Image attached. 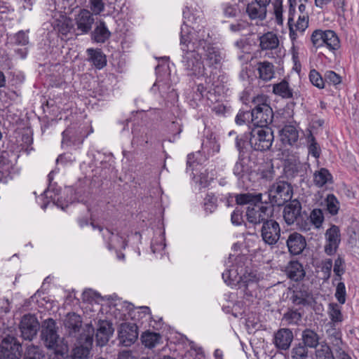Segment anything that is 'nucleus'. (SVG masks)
Returning <instances> with one entry per match:
<instances>
[{
    "instance_id": "aec40b11",
    "label": "nucleus",
    "mask_w": 359,
    "mask_h": 359,
    "mask_svg": "<svg viewBox=\"0 0 359 359\" xmlns=\"http://www.w3.org/2000/svg\"><path fill=\"white\" fill-rule=\"evenodd\" d=\"M111 35V32L103 20H99L96 22L95 29L90 34L91 39L99 43H105Z\"/></svg>"
},
{
    "instance_id": "9d476101",
    "label": "nucleus",
    "mask_w": 359,
    "mask_h": 359,
    "mask_svg": "<svg viewBox=\"0 0 359 359\" xmlns=\"http://www.w3.org/2000/svg\"><path fill=\"white\" fill-rule=\"evenodd\" d=\"M257 228L264 243L273 245L279 240L280 228L279 224L275 220L269 218Z\"/></svg>"
},
{
    "instance_id": "cd10ccee",
    "label": "nucleus",
    "mask_w": 359,
    "mask_h": 359,
    "mask_svg": "<svg viewBox=\"0 0 359 359\" xmlns=\"http://www.w3.org/2000/svg\"><path fill=\"white\" fill-rule=\"evenodd\" d=\"M285 271L288 278L295 281L301 280L305 275L302 265L298 262H290Z\"/></svg>"
},
{
    "instance_id": "bf43d9fd",
    "label": "nucleus",
    "mask_w": 359,
    "mask_h": 359,
    "mask_svg": "<svg viewBox=\"0 0 359 359\" xmlns=\"http://www.w3.org/2000/svg\"><path fill=\"white\" fill-rule=\"evenodd\" d=\"M274 14L277 23L281 25L283 23V6L281 1L276 0L274 4Z\"/></svg>"
},
{
    "instance_id": "39448f33",
    "label": "nucleus",
    "mask_w": 359,
    "mask_h": 359,
    "mask_svg": "<svg viewBox=\"0 0 359 359\" xmlns=\"http://www.w3.org/2000/svg\"><path fill=\"white\" fill-rule=\"evenodd\" d=\"M273 141V133L268 127H255L250 132L248 140L251 147L256 151H264L269 149Z\"/></svg>"
},
{
    "instance_id": "69168bd1",
    "label": "nucleus",
    "mask_w": 359,
    "mask_h": 359,
    "mask_svg": "<svg viewBox=\"0 0 359 359\" xmlns=\"http://www.w3.org/2000/svg\"><path fill=\"white\" fill-rule=\"evenodd\" d=\"M154 87H158V89L162 96H163V95L166 93L167 90L170 88L169 84H168L165 82H162L161 81L159 80L158 78L157 81H156V83H154L153 88Z\"/></svg>"
},
{
    "instance_id": "c03bdc74",
    "label": "nucleus",
    "mask_w": 359,
    "mask_h": 359,
    "mask_svg": "<svg viewBox=\"0 0 359 359\" xmlns=\"http://www.w3.org/2000/svg\"><path fill=\"white\" fill-rule=\"evenodd\" d=\"M28 31L20 30L11 36L13 43L18 46H26L29 43Z\"/></svg>"
},
{
    "instance_id": "79ce46f5",
    "label": "nucleus",
    "mask_w": 359,
    "mask_h": 359,
    "mask_svg": "<svg viewBox=\"0 0 359 359\" xmlns=\"http://www.w3.org/2000/svg\"><path fill=\"white\" fill-rule=\"evenodd\" d=\"M191 174L193 175V180L196 183L199 184L201 188L208 187L210 182L212 180V177H209L206 170H205V172H201L199 175H197V173H194V172Z\"/></svg>"
},
{
    "instance_id": "0eeeda50",
    "label": "nucleus",
    "mask_w": 359,
    "mask_h": 359,
    "mask_svg": "<svg viewBox=\"0 0 359 359\" xmlns=\"http://www.w3.org/2000/svg\"><path fill=\"white\" fill-rule=\"evenodd\" d=\"M269 198L271 203L280 206L291 200L292 197V186L283 181L274 183L269 189Z\"/></svg>"
},
{
    "instance_id": "09e8293b",
    "label": "nucleus",
    "mask_w": 359,
    "mask_h": 359,
    "mask_svg": "<svg viewBox=\"0 0 359 359\" xmlns=\"http://www.w3.org/2000/svg\"><path fill=\"white\" fill-rule=\"evenodd\" d=\"M244 159L245 158H238V161L236 162L233 168V174L239 180L244 177L246 172Z\"/></svg>"
},
{
    "instance_id": "c85d7f7f",
    "label": "nucleus",
    "mask_w": 359,
    "mask_h": 359,
    "mask_svg": "<svg viewBox=\"0 0 359 359\" xmlns=\"http://www.w3.org/2000/svg\"><path fill=\"white\" fill-rule=\"evenodd\" d=\"M266 14V6L259 3L253 2L248 4V16L252 20L258 19L262 20L265 18Z\"/></svg>"
},
{
    "instance_id": "423d86ee",
    "label": "nucleus",
    "mask_w": 359,
    "mask_h": 359,
    "mask_svg": "<svg viewBox=\"0 0 359 359\" xmlns=\"http://www.w3.org/2000/svg\"><path fill=\"white\" fill-rule=\"evenodd\" d=\"M95 328L91 324H86L83 335L76 339L77 346L72 350V355L79 359H86L91 349Z\"/></svg>"
},
{
    "instance_id": "58836bf2",
    "label": "nucleus",
    "mask_w": 359,
    "mask_h": 359,
    "mask_svg": "<svg viewBox=\"0 0 359 359\" xmlns=\"http://www.w3.org/2000/svg\"><path fill=\"white\" fill-rule=\"evenodd\" d=\"M316 359H334L330 347L326 343H320L315 352Z\"/></svg>"
},
{
    "instance_id": "72a5a7b5",
    "label": "nucleus",
    "mask_w": 359,
    "mask_h": 359,
    "mask_svg": "<svg viewBox=\"0 0 359 359\" xmlns=\"http://www.w3.org/2000/svg\"><path fill=\"white\" fill-rule=\"evenodd\" d=\"M62 145H79L83 143V140L75 136V130L73 128H68L62 132Z\"/></svg>"
},
{
    "instance_id": "f3484780",
    "label": "nucleus",
    "mask_w": 359,
    "mask_h": 359,
    "mask_svg": "<svg viewBox=\"0 0 359 359\" xmlns=\"http://www.w3.org/2000/svg\"><path fill=\"white\" fill-rule=\"evenodd\" d=\"M293 333L287 328L279 329L273 337V344L280 350H287L293 341Z\"/></svg>"
},
{
    "instance_id": "a18cd8bd",
    "label": "nucleus",
    "mask_w": 359,
    "mask_h": 359,
    "mask_svg": "<svg viewBox=\"0 0 359 359\" xmlns=\"http://www.w3.org/2000/svg\"><path fill=\"white\" fill-rule=\"evenodd\" d=\"M310 219L316 229L320 228L324 221L323 211L320 209H314L311 212Z\"/></svg>"
},
{
    "instance_id": "4468645a",
    "label": "nucleus",
    "mask_w": 359,
    "mask_h": 359,
    "mask_svg": "<svg viewBox=\"0 0 359 359\" xmlns=\"http://www.w3.org/2000/svg\"><path fill=\"white\" fill-rule=\"evenodd\" d=\"M138 338L137 326L135 323H124L118 330V340L124 346H130Z\"/></svg>"
},
{
    "instance_id": "de8ad7c7",
    "label": "nucleus",
    "mask_w": 359,
    "mask_h": 359,
    "mask_svg": "<svg viewBox=\"0 0 359 359\" xmlns=\"http://www.w3.org/2000/svg\"><path fill=\"white\" fill-rule=\"evenodd\" d=\"M44 355L41 353L39 348L35 346L27 347L25 353V359H42Z\"/></svg>"
},
{
    "instance_id": "338daca9",
    "label": "nucleus",
    "mask_w": 359,
    "mask_h": 359,
    "mask_svg": "<svg viewBox=\"0 0 359 359\" xmlns=\"http://www.w3.org/2000/svg\"><path fill=\"white\" fill-rule=\"evenodd\" d=\"M247 25L245 20H241L236 24L231 25V29L233 32H239L245 29Z\"/></svg>"
},
{
    "instance_id": "5fc2aeb1",
    "label": "nucleus",
    "mask_w": 359,
    "mask_h": 359,
    "mask_svg": "<svg viewBox=\"0 0 359 359\" xmlns=\"http://www.w3.org/2000/svg\"><path fill=\"white\" fill-rule=\"evenodd\" d=\"M309 26V15L307 13H303V15H299L298 20L295 24L296 29L301 32H304V30Z\"/></svg>"
},
{
    "instance_id": "bb28decb",
    "label": "nucleus",
    "mask_w": 359,
    "mask_h": 359,
    "mask_svg": "<svg viewBox=\"0 0 359 359\" xmlns=\"http://www.w3.org/2000/svg\"><path fill=\"white\" fill-rule=\"evenodd\" d=\"M260 47L262 50L276 48L279 44L277 35L273 32H267L259 37Z\"/></svg>"
},
{
    "instance_id": "e433bc0d",
    "label": "nucleus",
    "mask_w": 359,
    "mask_h": 359,
    "mask_svg": "<svg viewBox=\"0 0 359 359\" xmlns=\"http://www.w3.org/2000/svg\"><path fill=\"white\" fill-rule=\"evenodd\" d=\"M142 344L149 348H153L159 344L161 337L156 332H147L141 337Z\"/></svg>"
},
{
    "instance_id": "774afa93",
    "label": "nucleus",
    "mask_w": 359,
    "mask_h": 359,
    "mask_svg": "<svg viewBox=\"0 0 359 359\" xmlns=\"http://www.w3.org/2000/svg\"><path fill=\"white\" fill-rule=\"evenodd\" d=\"M335 351L337 353V359H352L351 356L343 350L342 346L336 348Z\"/></svg>"
},
{
    "instance_id": "dca6fc26",
    "label": "nucleus",
    "mask_w": 359,
    "mask_h": 359,
    "mask_svg": "<svg viewBox=\"0 0 359 359\" xmlns=\"http://www.w3.org/2000/svg\"><path fill=\"white\" fill-rule=\"evenodd\" d=\"M326 244L325 246V251L327 255L334 254L340 242V232L339 229L335 226H332L325 232Z\"/></svg>"
},
{
    "instance_id": "e2e57ef3",
    "label": "nucleus",
    "mask_w": 359,
    "mask_h": 359,
    "mask_svg": "<svg viewBox=\"0 0 359 359\" xmlns=\"http://www.w3.org/2000/svg\"><path fill=\"white\" fill-rule=\"evenodd\" d=\"M296 0H289L290 8H289V16H288V25L290 26V32L292 31V22L294 18V6L293 4H295Z\"/></svg>"
},
{
    "instance_id": "2f4dec72",
    "label": "nucleus",
    "mask_w": 359,
    "mask_h": 359,
    "mask_svg": "<svg viewBox=\"0 0 359 359\" xmlns=\"http://www.w3.org/2000/svg\"><path fill=\"white\" fill-rule=\"evenodd\" d=\"M303 345L306 348H316L319 344L320 337L318 334L312 330L306 329L302 334Z\"/></svg>"
},
{
    "instance_id": "f03ea898",
    "label": "nucleus",
    "mask_w": 359,
    "mask_h": 359,
    "mask_svg": "<svg viewBox=\"0 0 359 359\" xmlns=\"http://www.w3.org/2000/svg\"><path fill=\"white\" fill-rule=\"evenodd\" d=\"M234 260L235 263L231 266L232 269L224 271L222 273V278L226 284L238 287L237 296L244 299L247 294V257L245 255H239Z\"/></svg>"
},
{
    "instance_id": "a878e982",
    "label": "nucleus",
    "mask_w": 359,
    "mask_h": 359,
    "mask_svg": "<svg viewBox=\"0 0 359 359\" xmlns=\"http://www.w3.org/2000/svg\"><path fill=\"white\" fill-rule=\"evenodd\" d=\"M207 64L210 66L219 64L222 60V57L219 51L212 46L207 41V45L203 54Z\"/></svg>"
},
{
    "instance_id": "412c9836",
    "label": "nucleus",
    "mask_w": 359,
    "mask_h": 359,
    "mask_svg": "<svg viewBox=\"0 0 359 359\" xmlns=\"http://www.w3.org/2000/svg\"><path fill=\"white\" fill-rule=\"evenodd\" d=\"M305 238L298 233H292L287 240V245L292 255H299L306 247Z\"/></svg>"
},
{
    "instance_id": "a211bd4d",
    "label": "nucleus",
    "mask_w": 359,
    "mask_h": 359,
    "mask_svg": "<svg viewBox=\"0 0 359 359\" xmlns=\"http://www.w3.org/2000/svg\"><path fill=\"white\" fill-rule=\"evenodd\" d=\"M114 332L112 324L107 320H100L95 334L97 345L102 346L109 340Z\"/></svg>"
},
{
    "instance_id": "4be33fe9",
    "label": "nucleus",
    "mask_w": 359,
    "mask_h": 359,
    "mask_svg": "<svg viewBox=\"0 0 359 359\" xmlns=\"http://www.w3.org/2000/svg\"><path fill=\"white\" fill-rule=\"evenodd\" d=\"M302 206L298 201H292L283 211V217L287 224H293L300 216Z\"/></svg>"
},
{
    "instance_id": "6e6552de",
    "label": "nucleus",
    "mask_w": 359,
    "mask_h": 359,
    "mask_svg": "<svg viewBox=\"0 0 359 359\" xmlns=\"http://www.w3.org/2000/svg\"><path fill=\"white\" fill-rule=\"evenodd\" d=\"M83 320L80 315L72 312L68 313L63 320V325L65 330V334L71 338L79 339L83 335V332L86 325L82 327Z\"/></svg>"
},
{
    "instance_id": "4d7b16f0",
    "label": "nucleus",
    "mask_w": 359,
    "mask_h": 359,
    "mask_svg": "<svg viewBox=\"0 0 359 359\" xmlns=\"http://www.w3.org/2000/svg\"><path fill=\"white\" fill-rule=\"evenodd\" d=\"M231 222L234 225H241L245 224L243 216V210L241 208H236V210L231 214Z\"/></svg>"
},
{
    "instance_id": "7c9ffc66",
    "label": "nucleus",
    "mask_w": 359,
    "mask_h": 359,
    "mask_svg": "<svg viewBox=\"0 0 359 359\" xmlns=\"http://www.w3.org/2000/svg\"><path fill=\"white\" fill-rule=\"evenodd\" d=\"M273 93L285 99L292 98L293 96V90L290 88L288 82L285 80H283L280 83L273 84Z\"/></svg>"
},
{
    "instance_id": "6e6d98bb",
    "label": "nucleus",
    "mask_w": 359,
    "mask_h": 359,
    "mask_svg": "<svg viewBox=\"0 0 359 359\" xmlns=\"http://www.w3.org/2000/svg\"><path fill=\"white\" fill-rule=\"evenodd\" d=\"M90 8L93 13L99 15L104 9V4L102 0H90Z\"/></svg>"
},
{
    "instance_id": "3c124183",
    "label": "nucleus",
    "mask_w": 359,
    "mask_h": 359,
    "mask_svg": "<svg viewBox=\"0 0 359 359\" xmlns=\"http://www.w3.org/2000/svg\"><path fill=\"white\" fill-rule=\"evenodd\" d=\"M323 32L324 31L317 29L313 32L311 36V40L313 45L316 48L323 46Z\"/></svg>"
},
{
    "instance_id": "ddd939ff",
    "label": "nucleus",
    "mask_w": 359,
    "mask_h": 359,
    "mask_svg": "<svg viewBox=\"0 0 359 359\" xmlns=\"http://www.w3.org/2000/svg\"><path fill=\"white\" fill-rule=\"evenodd\" d=\"M74 21L76 25L75 29L79 32L75 33V35L78 36L88 34L92 29L95 19L90 11L83 8L75 16Z\"/></svg>"
},
{
    "instance_id": "ea45409f",
    "label": "nucleus",
    "mask_w": 359,
    "mask_h": 359,
    "mask_svg": "<svg viewBox=\"0 0 359 359\" xmlns=\"http://www.w3.org/2000/svg\"><path fill=\"white\" fill-rule=\"evenodd\" d=\"M291 359H307L308 349L302 344L299 343L294 346L290 351Z\"/></svg>"
},
{
    "instance_id": "473e14b6",
    "label": "nucleus",
    "mask_w": 359,
    "mask_h": 359,
    "mask_svg": "<svg viewBox=\"0 0 359 359\" xmlns=\"http://www.w3.org/2000/svg\"><path fill=\"white\" fill-rule=\"evenodd\" d=\"M323 35V46L330 50H337L339 47V39L334 31L325 30Z\"/></svg>"
},
{
    "instance_id": "2eb2a0df",
    "label": "nucleus",
    "mask_w": 359,
    "mask_h": 359,
    "mask_svg": "<svg viewBox=\"0 0 359 359\" xmlns=\"http://www.w3.org/2000/svg\"><path fill=\"white\" fill-rule=\"evenodd\" d=\"M53 27L62 39H68V34L75 35L76 33L73 21L69 17L62 15L60 19H57L53 23Z\"/></svg>"
},
{
    "instance_id": "603ef678",
    "label": "nucleus",
    "mask_w": 359,
    "mask_h": 359,
    "mask_svg": "<svg viewBox=\"0 0 359 359\" xmlns=\"http://www.w3.org/2000/svg\"><path fill=\"white\" fill-rule=\"evenodd\" d=\"M324 79L325 81L334 86L341 82V76L333 71H327L324 74Z\"/></svg>"
},
{
    "instance_id": "f8f14e48",
    "label": "nucleus",
    "mask_w": 359,
    "mask_h": 359,
    "mask_svg": "<svg viewBox=\"0 0 359 359\" xmlns=\"http://www.w3.org/2000/svg\"><path fill=\"white\" fill-rule=\"evenodd\" d=\"M39 329V323L34 315H24L20 323L22 337L25 340L32 341L36 336Z\"/></svg>"
},
{
    "instance_id": "1a4fd4ad",
    "label": "nucleus",
    "mask_w": 359,
    "mask_h": 359,
    "mask_svg": "<svg viewBox=\"0 0 359 359\" xmlns=\"http://www.w3.org/2000/svg\"><path fill=\"white\" fill-rule=\"evenodd\" d=\"M21 353V344L15 337L7 335L1 340L0 359H20Z\"/></svg>"
},
{
    "instance_id": "49530a36",
    "label": "nucleus",
    "mask_w": 359,
    "mask_h": 359,
    "mask_svg": "<svg viewBox=\"0 0 359 359\" xmlns=\"http://www.w3.org/2000/svg\"><path fill=\"white\" fill-rule=\"evenodd\" d=\"M217 198L213 195H207L204 198V209L206 212L212 213L217 208Z\"/></svg>"
},
{
    "instance_id": "8fccbe9b",
    "label": "nucleus",
    "mask_w": 359,
    "mask_h": 359,
    "mask_svg": "<svg viewBox=\"0 0 359 359\" xmlns=\"http://www.w3.org/2000/svg\"><path fill=\"white\" fill-rule=\"evenodd\" d=\"M247 141L246 134H243L241 137L237 136L236 139V147L239 151V158H245L244 149H245V144Z\"/></svg>"
},
{
    "instance_id": "052dcab7",
    "label": "nucleus",
    "mask_w": 359,
    "mask_h": 359,
    "mask_svg": "<svg viewBox=\"0 0 359 359\" xmlns=\"http://www.w3.org/2000/svg\"><path fill=\"white\" fill-rule=\"evenodd\" d=\"M284 318L289 323H297L300 320L302 316L297 311H290L284 315Z\"/></svg>"
},
{
    "instance_id": "b1692460",
    "label": "nucleus",
    "mask_w": 359,
    "mask_h": 359,
    "mask_svg": "<svg viewBox=\"0 0 359 359\" xmlns=\"http://www.w3.org/2000/svg\"><path fill=\"white\" fill-rule=\"evenodd\" d=\"M86 52L88 60L97 69H102L107 65L106 56L100 49L88 48Z\"/></svg>"
},
{
    "instance_id": "c756f323",
    "label": "nucleus",
    "mask_w": 359,
    "mask_h": 359,
    "mask_svg": "<svg viewBox=\"0 0 359 359\" xmlns=\"http://www.w3.org/2000/svg\"><path fill=\"white\" fill-rule=\"evenodd\" d=\"M332 182V176L326 168H320L313 173V183L318 187H323Z\"/></svg>"
},
{
    "instance_id": "864d4df0",
    "label": "nucleus",
    "mask_w": 359,
    "mask_h": 359,
    "mask_svg": "<svg viewBox=\"0 0 359 359\" xmlns=\"http://www.w3.org/2000/svg\"><path fill=\"white\" fill-rule=\"evenodd\" d=\"M346 287L344 283L339 282L336 288L335 297L341 304L346 302Z\"/></svg>"
},
{
    "instance_id": "0e129e2a",
    "label": "nucleus",
    "mask_w": 359,
    "mask_h": 359,
    "mask_svg": "<svg viewBox=\"0 0 359 359\" xmlns=\"http://www.w3.org/2000/svg\"><path fill=\"white\" fill-rule=\"evenodd\" d=\"M292 301L297 305L305 304L306 299L301 292H295L292 296Z\"/></svg>"
},
{
    "instance_id": "f257e3e1",
    "label": "nucleus",
    "mask_w": 359,
    "mask_h": 359,
    "mask_svg": "<svg viewBox=\"0 0 359 359\" xmlns=\"http://www.w3.org/2000/svg\"><path fill=\"white\" fill-rule=\"evenodd\" d=\"M184 22L180 32V47L183 52L182 62L184 68L191 72V74L197 75L202 73L203 69L201 58L207 45L209 34L205 29L196 30L191 25L196 21V18L190 13L188 8L183 11Z\"/></svg>"
},
{
    "instance_id": "680f3d73",
    "label": "nucleus",
    "mask_w": 359,
    "mask_h": 359,
    "mask_svg": "<svg viewBox=\"0 0 359 359\" xmlns=\"http://www.w3.org/2000/svg\"><path fill=\"white\" fill-rule=\"evenodd\" d=\"M343 264L344 262L340 257H338L334 262L333 271L335 275L339 278V279H341V276L344 272Z\"/></svg>"
},
{
    "instance_id": "6ab92c4d",
    "label": "nucleus",
    "mask_w": 359,
    "mask_h": 359,
    "mask_svg": "<svg viewBox=\"0 0 359 359\" xmlns=\"http://www.w3.org/2000/svg\"><path fill=\"white\" fill-rule=\"evenodd\" d=\"M104 239L107 241V247L109 250L125 249L127 245L126 237L119 233H114L106 229L103 234Z\"/></svg>"
},
{
    "instance_id": "13d9d810",
    "label": "nucleus",
    "mask_w": 359,
    "mask_h": 359,
    "mask_svg": "<svg viewBox=\"0 0 359 359\" xmlns=\"http://www.w3.org/2000/svg\"><path fill=\"white\" fill-rule=\"evenodd\" d=\"M187 170H191V173L196 171L198 169V167L201 166L194 154H189L187 156Z\"/></svg>"
},
{
    "instance_id": "20e7f679",
    "label": "nucleus",
    "mask_w": 359,
    "mask_h": 359,
    "mask_svg": "<svg viewBox=\"0 0 359 359\" xmlns=\"http://www.w3.org/2000/svg\"><path fill=\"white\" fill-rule=\"evenodd\" d=\"M250 107L252 122L255 127H267L272 122L273 110L268 104L265 95H259L253 98Z\"/></svg>"
},
{
    "instance_id": "9b49d317",
    "label": "nucleus",
    "mask_w": 359,
    "mask_h": 359,
    "mask_svg": "<svg viewBox=\"0 0 359 359\" xmlns=\"http://www.w3.org/2000/svg\"><path fill=\"white\" fill-rule=\"evenodd\" d=\"M41 339L47 348L58 347L60 337L57 332L56 323L52 318L44 321L41 330Z\"/></svg>"
},
{
    "instance_id": "a19ab883",
    "label": "nucleus",
    "mask_w": 359,
    "mask_h": 359,
    "mask_svg": "<svg viewBox=\"0 0 359 359\" xmlns=\"http://www.w3.org/2000/svg\"><path fill=\"white\" fill-rule=\"evenodd\" d=\"M328 314L332 323H340L343 320L341 307L337 304H330Z\"/></svg>"
},
{
    "instance_id": "f704fd0d",
    "label": "nucleus",
    "mask_w": 359,
    "mask_h": 359,
    "mask_svg": "<svg viewBox=\"0 0 359 359\" xmlns=\"http://www.w3.org/2000/svg\"><path fill=\"white\" fill-rule=\"evenodd\" d=\"M326 332L330 343L335 349L343 346L341 333L338 329L334 327L332 323L330 324V328L327 330Z\"/></svg>"
},
{
    "instance_id": "4c0bfd02",
    "label": "nucleus",
    "mask_w": 359,
    "mask_h": 359,
    "mask_svg": "<svg viewBox=\"0 0 359 359\" xmlns=\"http://www.w3.org/2000/svg\"><path fill=\"white\" fill-rule=\"evenodd\" d=\"M327 210L332 215H335L339 210V202L337 197L332 194H328L325 200Z\"/></svg>"
},
{
    "instance_id": "37998d69",
    "label": "nucleus",
    "mask_w": 359,
    "mask_h": 359,
    "mask_svg": "<svg viewBox=\"0 0 359 359\" xmlns=\"http://www.w3.org/2000/svg\"><path fill=\"white\" fill-rule=\"evenodd\" d=\"M309 80L311 83L317 88L322 89L325 87V79L316 69H311L309 72Z\"/></svg>"
},
{
    "instance_id": "5701e85b",
    "label": "nucleus",
    "mask_w": 359,
    "mask_h": 359,
    "mask_svg": "<svg viewBox=\"0 0 359 359\" xmlns=\"http://www.w3.org/2000/svg\"><path fill=\"white\" fill-rule=\"evenodd\" d=\"M280 136L283 143L293 145L299 139V132L293 126H285L280 130Z\"/></svg>"
},
{
    "instance_id": "c9c22d12",
    "label": "nucleus",
    "mask_w": 359,
    "mask_h": 359,
    "mask_svg": "<svg viewBox=\"0 0 359 359\" xmlns=\"http://www.w3.org/2000/svg\"><path fill=\"white\" fill-rule=\"evenodd\" d=\"M245 301H238L232 307V314L236 318L241 319V323L245 327H247V318H245Z\"/></svg>"
},
{
    "instance_id": "7ed1b4c3",
    "label": "nucleus",
    "mask_w": 359,
    "mask_h": 359,
    "mask_svg": "<svg viewBox=\"0 0 359 359\" xmlns=\"http://www.w3.org/2000/svg\"><path fill=\"white\" fill-rule=\"evenodd\" d=\"M271 216V209L262 201V194H248V223L257 229Z\"/></svg>"
},
{
    "instance_id": "393cba45",
    "label": "nucleus",
    "mask_w": 359,
    "mask_h": 359,
    "mask_svg": "<svg viewBox=\"0 0 359 359\" xmlns=\"http://www.w3.org/2000/svg\"><path fill=\"white\" fill-rule=\"evenodd\" d=\"M257 70L259 78L264 81L271 80L274 76V67L267 61L257 63Z\"/></svg>"
}]
</instances>
